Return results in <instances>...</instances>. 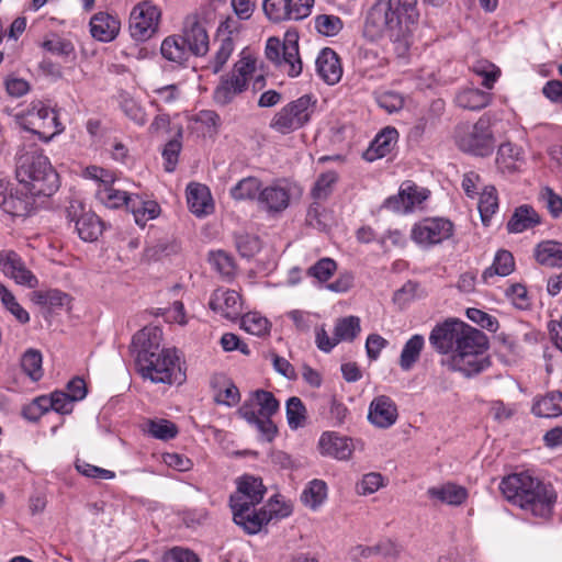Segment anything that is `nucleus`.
I'll use <instances>...</instances> for the list:
<instances>
[{
  "mask_svg": "<svg viewBox=\"0 0 562 562\" xmlns=\"http://www.w3.org/2000/svg\"><path fill=\"white\" fill-rule=\"evenodd\" d=\"M525 164L524 149L510 142L501 144L496 156V165L502 172L518 171Z\"/></svg>",
  "mask_w": 562,
  "mask_h": 562,
  "instance_id": "obj_28",
  "label": "nucleus"
},
{
  "mask_svg": "<svg viewBox=\"0 0 562 562\" xmlns=\"http://www.w3.org/2000/svg\"><path fill=\"white\" fill-rule=\"evenodd\" d=\"M161 330L158 327H144L132 339L131 350L136 364H147L148 357L160 352Z\"/></svg>",
  "mask_w": 562,
  "mask_h": 562,
  "instance_id": "obj_17",
  "label": "nucleus"
},
{
  "mask_svg": "<svg viewBox=\"0 0 562 562\" xmlns=\"http://www.w3.org/2000/svg\"><path fill=\"white\" fill-rule=\"evenodd\" d=\"M120 109L124 115L138 126H144L147 123V113L145 109L134 98L128 94L120 95Z\"/></svg>",
  "mask_w": 562,
  "mask_h": 562,
  "instance_id": "obj_47",
  "label": "nucleus"
},
{
  "mask_svg": "<svg viewBox=\"0 0 562 562\" xmlns=\"http://www.w3.org/2000/svg\"><path fill=\"white\" fill-rule=\"evenodd\" d=\"M419 16L417 0H375L367 12L363 35L371 42L386 37L396 57L405 60Z\"/></svg>",
  "mask_w": 562,
  "mask_h": 562,
  "instance_id": "obj_1",
  "label": "nucleus"
},
{
  "mask_svg": "<svg viewBox=\"0 0 562 562\" xmlns=\"http://www.w3.org/2000/svg\"><path fill=\"white\" fill-rule=\"evenodd\" d=\"M477 207L483 224L487 225L492 216L498 210V198L495 187L487 186L483 189Z\"/></svg>",
  "mask_w": 562,
  "mask_h": 562,
  "instance_id": "obj_46",
  "label": "nucleus"
},
{
  "mask_svg": "<svg viewBox=\"0 0 562 562\" xmlns=\"http://www.w3.org/2000/svg\"><path fill=\"white\" fill-rule=\"evenodd\" d=\"M187 203L189 210L198 217L211 214L214 209L210 190L200 183L188 184Z\"/></svg>",
  "mask_w": 562,
  "mask_h": 562,
  "instance_id": "obj_25",
  "label": "nucleus"
},
{
  "mask_svg": "<svg viewBox=\"0 0 562 562\" xmlns=\"http://www.w3.org/2000/svg\"><path fill=\"white\" fill-rule=\"evenodd\" d=\"M454 100L459 108L479 111L490 104L492 95L476 88H468L458 92Z\"/></svg>",
  "mask_w": 562,
  "mask_h": 562,
  "instance_id": "obj_38",
  "label": "nucleus"
},
{
  "mask_svg": "<svg viewBox=\"0 0 562 562\" xmlns=\"http://www.w3.org/2000/svg\"><path fill=\"white\" fill-rule=\"evenodd\" d=\"M90 33L99 42L109 43L116 38L121 30V22L108 12H98L90 19Z\"/></svg>",
  "mask_w": 562,
  "mask_h": 562,
  "instance_id": "obj_23",
  "label": "nucleus"
},
{
  "mask_svg": "<svg viewBox=\"0 0 562 562\" xmlns=\"http://www.w3.org/2000/svg\"><path fill=\"white\" fill-rule=\"evenodd\" d=\"M532 413L538 417L553 418L562 415V392L552 391L535 401Z\"/></svg>",
  "mask_w": 562,
  "mask_h": 562,
  "instance_id": "obj_37",
  "label": "nucleus"
},
{
  "mask_svg": "<svg viewBox=\"0 0 562 562\" xmlns=\"http://www.w3.org/2000/svg\"><path fill=\"white\" fill-rule=\"evenodd\" d=\"M514 268L515 261L512 252L508 250H498L492 266L483 271L482 280L487 283L494 276L506 277L514 271Z\"/></svg>",
  "mask_w": 562,
  "mask_h": 562,
  "instance_id": "obj_42",
  "label": "nucleus"
},
{
  "mask_svg": "<svg viewBox=\"0 0 562 562\" xmlns=\"http://www.w3.org/2000/svg\"><path fill=\"white\" fill-rule=\"evenodd\" d=\"M286 420L291 429H297L305 425L307 412L302 400L296 396H292L286 401L285 405Z\"/></svg>",
  "mask_w": 562,
  "mask_h": 562,
  "instance_id": "obj_51",
  "label": "nucleus"
},
{
  "mask_svg": "<svg viewBox=\"0 0 562 562\" xmlns=\"http://www.w3.org/2000/svg\"><path fill=\"white\" fill-rule=\"evenodd\" d=\"M250 411H256L261 417H272L280 408V403L276 396L266 390H256L250 393L240 407H246Z\"/></svg>",
  "mask_w": 562,
  "mask_h": 562,
  "instance_id": "obj_29",
  "label": "nucleus"
},
{
  "mask_svg": "<svg viewBox=\"0 0 562 562\" xmlns=\"http://www.w3.org/2000/svg\"><path fill=\"white\" fill-rule=\"evenodd\" d=\"M235 246L244 258H252L261 249V241L258 236L241 232L234 235Z\"/></svg>",
  "mask_w": 562,
  "mask_h": 562,
  "instance_id": "obj_52",
  "label": "nucleus"
},
{
  "mask_svg": "<svg viewBox=\"0 0 562 562\" xmlns=\"http://www.w3.org/2000/svg\"><path fill=\"white\" fill-rule=\"evenodd\" d=\"M458 147L476 156H488L494 148V138L490 121L480 117L476 123H460L454 131Z\"/></svg>",
  "mask_w": 562,
  "mask_h": 562,
  "instance_id": "obj_6",
  "label": "nucleus"
},
{
  "mask_svg": "<svg viewBox=\"0 0 562 562\" xmlns=\"http://www.w3.org/2000/svg\"><path fill=\"white\" fill-rule=\"evenodd\" d=\"M261 182L256 177H246L239 180L232 189L231 196L237 201L258 200Z\"/></svg>",
  "mask_w": 562,
  "mask_h": 562,
  "instance_id": "obj_45",
  "label": "nucleus"
},
{
  "mask_svg": "<svg viewBox=\"0 0 562 562\" xmlns=\"http://www.w3.org/2000/svg\"><path fill=\"white\" fill-rule=\"evenodd\" d=\"M160 53L165 59L181 67L187 65L192 55L181 35L167 36L161 43Z\"/></svg>",
  "mask_w": 562,
  "mask_h": 562,
  "instance_id": "obj_32",
  "label": "nucleus"
},
{
  "mask_svg": "<svg viewBox=\"0 0 562 562\" xmlns=\"http://www.w3.org/2000/svg\"><path fill=\"white\" fill-rule=\"evenodd\" d=\"M0 272L14 280L16 284L35 289L38 285L36 276L26 268L21 256L14 250L0 251Z\"/></svg>",
  "mask_w": 562,
  "mask_h": 562,
  "instance_id": "obj_16",
  "label": "nucleus"
},
{
  "mask_svg": "<svg viewBox=\"0 0 562 562\" xmlns=\"http://www.w3.org/2000/svg\"><path fill=\"white\" fill-rule=\"evenodd\" d=\"M318 445L323 454L338 460H347L352 453L350 440L335 432H324L319 438Z\"/></svg>",
  "mask_w": 562,
  "mask_h": 562,
  "instance_id": "obj_30",
  "label": "nucleus"
},
{
  "mask_svg": "<svg viewBox=\"0 0 562 562\" xmlns=\"http://www.w3.org/2000/svg\"><path fill=\"white\" fill-rule=\"evenodd\" d=\"M181 37L192 55L204 56L209 52L207 32L196 16L186 19Z\"/></svg>",
  "mask_w": 562,
  "mask_h": 562,
  "instance_id": "obj_20",
  "label": "nucleus"
},
{
  "mask_svg": "<svg viewBox=\"0 0 562 562\" xmlns=\"http://www.w3.org/2000/svg\"><path fill=\"white\" fill-rule=\"evenodd\" d=\"M487 348L488 340L486 335L483 331L467 324L452 353H485Z\"/></svg>",
  "mask_w": 562,
  "mask_h": 562,
  "instance_id": "obj_31",
  "label": "nucleus"
},
{
  "mask_svg": "<svg viewBox=\"0 0 562 562\" xmlns=\"http://www.w3.org/2000/svg\"><path fill=\"white\" fill-rule=\"evenodd\" d=\"M383 486V476L376 472H370L362 476L356 484V491L359 495H370Z\"/></svg>",
  "mask_w": 562,
  "mask_h": 562,
  "instance_id": "obj_64",
  "label": "nucleus"
},
{
  "mask_svg": "<svg viewBox=\"0 0 562 562\" xmlns=\"http://www.w3.org/2000/svg\"><path fill=\"white\" fill-rule=\"evenodd\" d=\"M24 128L38 135L46 143L64 131L57 112L42 102L34 103L29 110Z\"/></svg>",
  "mask_w": 562,
  "mask_h": 562,
  "instance_id": "obj_10",
  "label": "nucleus"
},
{
  "mask_svg": "<svg viewBox=\"0 0 562 562\" xmlns=\"http://www.w3.org/2000/svg\"><path fill=\"white\" fill-rule=\"evenodd\" d=\"M136 370L153 383L182 384L186 380L177 350L172 348H162L154 357H148L147 364H136Z\"/></svg>",
  "mask_w": 562,
  "mask_h": 562,
  "instance_id": "obj_4",
  "label": "nucleus"
},
{
  "mask_svg": "<svg viewBox=\"0 0 562 562\" xmlns=\"http://www.w3.org/2000/svg\"><path fill=\"white\" fill-rule=\"evenodd\" d=\"M238 414L257 429L260 440L271 442L277 436L278 428L271 417H261L256 411H250L248 406L239 407Z\"/></svg>",
  "mask_w": 562,
  "mask_h": 562,
  "instance_id": "obj_34",
  "label": "nucleus"
},
{
  "mask_svg": "<svg viewBox=\"0 0 562 562\" xmlns=\"http://www.w3.org/2000/svg\"><path fill=\"white\" fill-rule=\"evenodd\" d=\"M246 88L241 80L239 81L229 75L222 77L220 85L213 93L214 101L220 105H226L231 103L236 95L245 91Z\"/></svg>",
  "mask_w": 562,
  "mask_h": 562,
  "instance_id": "obj_41",
  "label": "nucleus"
},
{
  "mask_svg": "<svg viewBox=\"0 0 562 562\" xmlns=\"http://www.w3.org/2000/svg\"><path fill=\"white\" fill-rule=\"evenodd\" d=\"M425 339L422 335H413L405 344L400 356V367L403 371H409L418 361Z\"/></svg>",
  "mask_w": 562,
  "mask_h": 562,
  "instance_id": "obj_43",
  "label": "nucleus"
},
{
  "mask_svg": "<svg viewBox=\"0 0 562 562\" xmlns=\"http://www.w3.org/2000/svg\"><path fill=\"white\" fill-rule=\"evenodd\" d=\"M0 300L3 306L22 324L30 321L29 313L19 304L13 293L4 285L0 284Z\"/></svg>",
  "mask_w": 562,
  "mask_h": 562,
  "instance_id": "obj_57",
  "label": "nucleus"
},
{
  "mask_svg": "<svg viewBox=\"0 0 562 562\" xmlns=\"http://www.w3.org/2000/svg\"><path fill=\"white\" fill-rule=\"evenodd\" d=\"M134 216L135 223L144 227L150 220L159 215L160 207L154 200H145L139 194L130 193L125 206Z\"/></svg>",
  "mask_w": 562,
  "mask_h": 562,
  "instance_id": "obj_26",
  "label": "nucleus"
},
{
  "mask_svg": "<svg viewBox=\"0 0 562 562\" xmlns=\"http://www.w3.org/2000/svg\"><path fill=\"white\" fill-rule=\"evenodd\" d=\"M337 180L338 175L333 170L319 175L311 192L313 199L316 201L326 200L331 194Z\"/></svg>",
  "mask_w": 562,
  "mask_h": 562,
  "instance_id": "obj_53",
  "label": "nucleus"
},
{
  "mask_svg": "<svg viewBox=\"0 0 562 562\" xmlns=\"http://www.w3.org/2000/svg\"><path fill=\"white\" fill-rule=\"evenodd\" d=\"M465 326L467 324L462 321L447 319L432 328L429 335V342L437 352L452 355Z\"/></svg>",
  "mask_w": 562,
  "mask_h": 562,
  "instance_id": "obj_14",
  "label": "nucleus"
},
{
  "mask_svg": "<svg viewBox=\"0 0 562 562\" xmlns=\"http://www.w3.org/2000/svg\"><path fill=\"white\" fill-rule=\"evenodd\" d=\"M209 262L223 277L231 278L235 273L236 267L233 257L223 250L211 251Z\"/></svg>",
  "mask_w": 562,
  "mask_h": 562,
  "instance_id": "obj_55",
  "label": "nucleus"
},
{
  "mask_svg": "<svg viewBox=\"0 0 562 562\" xmlns=\"http://www.w3.org/2000/svg\"><path fill=\"white\" fill-rule=\"evenodd\" d=\"M209 306L231 321L237 319L243 312L240 295L234 290L224 288H218L212 293Z\"/></svg>",
  "mask_w": 562,
  "mask_h": 562,
  "instance_id": "obj_18",
  "label": "nucleus"
},
{
  "mask_svg": "<svg viewBox=\"0 0 562 562\" xmlns=\"http://www.w3.org/2000/svg\"><path fill=\"white\" fill-rule=\"evenodd\" d=\"M429 196V191L411 181L403 182L398 193L387 198L383 207L395 213H408L420 205Z\"/></svg>",
  "mask_w": 562,
  "mask_h": 562,
  "instance_id": "obj_13",
  "label": "nucleus"
},
{
  "mask_svg": "<svg viewBox=\"0 0 562 562\" xmlns=\"http://www.w3.org/2000/svg\"><path fill=\"white\" fill-rule=\"evenodd\" d=\"M448 366L452 371H458L467 378L476 375L486 370L491 362L485 353H452L448 360Z\"/></svg>",
  "mask_w": 562,
  "mask_h": 562,
  "instance_id": "obj_21",
  "label": "nucleus"
},
{
  "mask_svg": "<svg viewBox=\"0 0 562 562\" xmlns=\"http://www.w3.org/2000/svg\"><path fill=\"white\" fill-rule=\"evenodd\" d=\"M128 195L126 191L106 184L101 186L97 191L99 201L110 209L126 206Z\"/></svg>",
  "mask_w": 562,
  "mask_h": 562,
  "instance_id": "obj_50",
  "label": "nucleus"
},
{
  "mask_svg": "<svg viewBox=\"0 0 562 562\" xmlns=\"http://www.w3.org/2000/svg\"><path fill=\"white\" fill-rule=\"evenodd\" d=\"M535 258L538 263L552 268H562V243L543 240L535 248Z\"/></svg>",
  "mask_w": 562,
  "mask_h": 562,
  "instance_id": "obj_35",
  "label": "nucleus"
},
{
  "mask_svg": "<svg viewBox=\"0 0 562 562\" xmlns=\"http://www.w3.org/2000/svg\"><path fill=\"white\" fill-rule=\"evenodd\" d=\"M290 0H263V11L273 22L285 21L289 18L288 5Z\"/></svg>",
  "mask_w": 562,
  "mask_h": 562,
  "instance_id": "obj_61",
  "label": "nucleus"
},
{
  "mask_svg": "<svg viewBox=\"0 0 562 562\" xmlns=\"http://www.w3.org/2000/svg\"><path fill=\"white\" fill-rule=\"evenodd\" d=\"M397 131L393 127H386L379 133L367 153L368 159L373 160L375 158H382L386 156L393 148L397 140Z\"/></svg>",
  "mask_w": 562,
  "mask_h": 562,
  "instance_id": "obj_40",
  "label": "nucleus"
},
{
  "mask_svg": "<svg viewBox=\"0 0 562 562\" xmlns=\"http://www.w3.org/2000/svg\"><path fill=\"white\" fill-rule=\"evenodd\" d=\"M235 49L234 40L231 35L224 36L220 40V46L215 53L213 60L210 63V68L214 74L220 72Z\"/></svg>",
  "mask_w": 562,
  "mask_h": 562,
  "instance_id": "obj_58",
  "label": "nucleus"
},
{
  "mask_svg": "<svg viewBox=\"0 0 562 562\" xmlns=\"http://www.w3.org/2000/svg\"><path fill=\"white\" fill-rule=\"evenodd\" d=\"M234 522L240 526L247 533H258L261 528L273 518H283L290 515L288 506L280 505L279 501L271 498L267 505L258 512L255 507L246 505H231Z\"/></svg>",
  "mask_w": 562,
  "mask_h": 562,
  "instance_id": "obj_7",
  "label": "nucleus"
},
{
  "mask_svg": "<svg viewBox=\"0 0 562 562\" xmlns=\"http://www.w3.org/2000/svg\"><path fill=\"white\" fill-rule=\"evenodd\" d=\"M453 223L443 217H426L415 223L411 231L412 240L422 248H430L452 237Z\"/></svg>",
  "mask_w": 562,
  "mask_h": 562,
  "instance_id": "obj_9",
  "label": "nucleus"
},
{
  "mask_svg": "<svg viewBox=\"0 0 562 562\" xmlns=\"http://www.w3.org/2000/svg\"><path fill=\"white\" fill-rule=\"evenodd\" d=\"M291 186L286 180H276L258 194V207L271 216L283 213L291 203Z\"/></svg>",
  "mask_w": 562,
  "mask_h": 562,
  "instance_id": "obj_11",
  "label": "nucleus"
},
{
  "mask_svg": "<svg viewBox=\"0 0 562 562\" xmlns=\"http://www.w3.org/2000/svg\"><path fill=\"white\" fill-rule=\"evenodd\" d=\"M327 498V485L322 480H312L301 494L302 503L311 509H317Z\"/></svg>",
  "mask_w": 562,
  "mask_h": 562,
  "instance_id": "obj_44",
  "label": "nucleus"
},
{
  "mask_svg": "<svg viewBox=\"0 0 562 562\" xmlns=\"http://www.w3.org/2000/svg\"><path fill=\"white\" fill-rule=\"evenodd\" d=\"M360 319L357 316L339 318L335 325V340L352 341L360 333Z\"/></svg>",
  "mask_w": 562,
  "mask_h": 562,
  "instance_id": "obj_49",
  "label": "nucleus"
},
{
  "mask_svg": "<svg viewBox=\"0 0 562 562\" xmlns=\"http://www.w3.org/2000/svg\"><path fill=\"white\" fill-rule=\"evenodd\" d=\"M134 216L135 223L144 227L150 220L159 215L160 207L154 200H145L139 194L130 193L125 206Z\"/></svg>",
  "mask_w": 562,
  "mask_h": 562,
  "instance_id": "obj_27",
  "label": "nucleus"
},
{
  "mask_svg": "<svg viewBox=\"0 0 562 562\" xmlns=\"http://www.w3.org/2000/svg\"><path fill=\"white\" fill-rule=\"evenodd\" d=\"M266 56L274 64L286 66V72L290 77H297L302 72V61L296 41H286L281 44L278 38L270 37L266 44Z\"/></svg>",
  "mask_w": 562,
  "mask_h": 562,
  "instance_id": "obj_12",
  "label": "nucleus"
},
{
  "mask_svg": "<svg viewBox=\"0 0 562 562\" xmlns=\"http://www.w3.org/2000/svg\"><path fill=\"white\" fill-rule=\"evenodd\" d=\"M317 100L304 94L281 108L270 121V128L280 134H290L305 126L316 110Z\"/></svg>",
  "mask_w": 562,
  "mask_h": 562,
  "instance_id": "obj_5",
  "label": "nucleus"
},
{
  "mask_svg": "<svg viewBox=\"0 0 562 562\" xmlns=\"http://www.w3.org/2000/svg\"><path fill=\"white\" fill-rule=\"evenodd\" d=\"M76 231L85 241H94L103 232L99 216L92 212L81 214L76 221Z\"/></svg>",
  "mask_w": 562,
  "mask_h": 562,
  "instance_id": "obj_39",
  "label": "nucleus"
},
{
  "mask_svg": "<svg viewBox=\"0 0 562 562\" xmlns=\"http://www.w3.org/2000/svg\"><path fill=\"white\" fill-rule=\"evenodd\" d=\"M161 20L160 9L150 0L135 4L130 13L128 31L136 42H146L154 37L159 30Z\"/></svg>",
  "mask_w": 562,
  "mask_h": 562,
  "instance_id": "obj_8",
  "label": "nucleus"
},
{
  "mask_svg": "<svg viewBox=\"0 0 562 562\" xmlns=\"http://www.w3.org/2000/svg\"><path fill=\"white\" fill-rule=\"evenodd\" d=\"M21 367L31 380L38 381L43 376L41 352L29 349L21 359Z\"/></svg>",
  "mask_w": 562,
  "mask_h": 562,
  "instance_id": "obj_59",
  "label": "nucleus"
},
{
  "mask_svg": "<svg viewBox=\"0 0 562 562\" xmlns=\"http://www.w3.org/2000/svg\"><path fill=\"white\" fill-rule=\"evenodd\" d=\"M34 195L0 180V209L12 216H26L33 210Z\"/></svg>",
  "mask_w": 562,
  "mask_h": 562,
  "instance_id": "obj_15",
  "label": "nucleus"
},
{
  "mask_svg": "<svg viewBox=\"0 0 562 562\" xmlns=\"http://www.w3.org/2000/svg\"><path fill=\"white\" fill-rule=\"evenodd\" d=\"M266 494V487L261 479L244 475L238 481L237 491L229 498V505H246L255 507L258 505Z\"/></svg>",
  "mask_w": 562,
  "mask_h": 562,
  "instance_id": "obj_19",
  "label": "nucleus"
},
{
  "mask_svg": "<svg viewBox=\"0 0 562 562\" xmlns=\"http://www.w3.org/2000/svg\"><path fill=\"white\" fill-rule=\"evenodd\" d=\"M427 493L431 498L453 506L461 505L468 498V491L453 483L430 487Z\"/></svg>",
  "mask_w": 562,
  "mask_h": 562,
  "instance_id": "obj_36",
  "label": "nucleus"
},
{
  "mask_svg": "<svg viewBox=\"0 0 562 562\" xmlns=\"http://www.w3.org/2000/svg\"><path fill=\"white\" fill-rule=\"evenodd\" d=\"M540 222V215L536 210L530 205L524 204L515 209L510 220L507 222L506 228L509 233L518 234L533 228Z\"/></svg>",
  "mask_w": 562,
  "mask_h": 562,
  "instance_id": "obj_33",
  "label": "nucleus"
},
{
  "mask_svg": "<svg viewBox=\"0 0 562 562\" xmlns=\"http://www.w3.org/2000/svg\"><path fill=\"white\" fill-rule=\"evenodd\" d=\"M337 263L334 259L325 257L311 266L306 274L315 279L318 283L327 282L336 272Z\"/></svg>",
  "mask_w": 562,
  "mask_h": 562,
  "instance_id": "obj_54",
  "label": "nucleus"
},
{
  "mask_svg": "<svg viewBox=\"0 0 562 562\" xmlns=\"http://www.w3.org/2000/svg\"><path fill=\"white\" fill-rule=\"evenodd\" d=\"M241 326L246 331L261 336L268 333L269 321L257 313H248L243 316Z\"/></svg>",
  "mask_w": 562,
  "mask_h": 562,
  "instance_id": "obj_60",
  "label": "nucleus"
},
{
  "mask_svg": "<svg viewBox=\"0 0 562 562\" xmlns=\"http://www.w3.org/2000/svg\"><path fill=\"white\" fill-rule=\"evenodd\" d=\"M499 490L508 502L535 517L547 519L553 513L557 502L554 488L527 472L504 477Z\"/></svg>",
  "mask_w": 562,
  "mask_h": 562,
  "instance_id": "obj_2",
  "label": "nucleus"
},
{
  "mask_svg": "<svg viewBox=\"0 0 562 562\" xmlns=\"http://www.w3.org/2000/svg\"><path fill=\"white\" fill-rule=\"evenodd\" d=\"M315 27L325 36H335L341 31L342 22L338 16L323 14L316 18Z\"/></svg>",
  "mask_w": 562,
  "mask_h": 562,
  "instance_id": "obj_63",
  "label": "nucleus"
},
{
  "mask_svg": "<svg viewBox=\"0 0 562 562\" xmlns=\"http://www.w3.org/2000/svg\"><path fill=\"white\" fill-rule=\"evenodd\" d=\"M146 431L155 439L168 441L173 439L179 429L177 425L168 419H149L146 423Z\"/></svg>",
  "mask_w": 562,
  "mask_h": 562,
  "instance_id": "obj_48",
  "label": "nucleus"
},
{
  "mask_svg": "<svg viewBox=\"0 0 562 562\" xmlns=\"http://www.w3.org/2000/svg\"><path fill=\"white\" fill-rule=\"evenodd\" d=\"M15 177L31 195L50 196L59 188L58 173L43 150L34 145L18 151Z\"/></svg>",
  "mask_w": 562,
  "mask_h": 562,
  "instance_id": "obj_3",
  "label": "nucleus"
},
{
  "mask_svg": "<svg viewBox=\"0 0 562 562\" xmlns=\"http://www.w3.org/2000/svg\"><path fill=\"white\" fill-rule=\"evenodd\" d=\"M368 419L379 428L391 427L397 419V407L394 401L386 395L374 397L369 406Z\"/></svg>",
  "mask_w": 562,
  "mask_h": 562,
  "instance_id": "obj_22",
  "label": "nucleus"
},
{
  "mask_svg": "<svg viewBox=\"0 0 562 562\" xmlns=\"http://www.w3.org/2000/svg\"><path fill=\"white\" fill-rule=\"evenodd\" d=\"M256 70V58L245 50L241 53L239 60H237L232 70L233 78L241 80L243 85L247 87L249 78Z\"/></svg>",
  "mask_w": 562,
  "mask_h": 562,
  "instance_id": "obj_56",
  "label": "nucleus"
},
{
  "mask_svg": "<svg viewBox=\"0 0 562 562\" xmlns=\"http://www.w3.org/2000/svg\"><path fill=\"white\" fill-rule=\"evenodd\" d=\"M316 70L319 77L328 85L337 83L342 76V68L338 55L334 49L326 47L321 50L316 61Z\"/></svg>",
  "mask_w": 562,
  "mask_h": 562,
  "instance_id": "obj_24",
  "label": "nucleus"
},
{
  "mask_svg": "<svg viewBox=\"0 0 562 562\" xmlns=\"http://www.w3.org/2000/svg\"><path fill=\"white\" fill-rule=\"evenodd\" d=\"M473 71L483 78L482 86L486 89H492L501 76L499 68L487 61H479L474 65Z\"/></svg>",
  "mask_w": 562,
  "mask_h": 562,
  "instance_id": "obj_62",
  "label": "nucleus"
}]
</instances>
